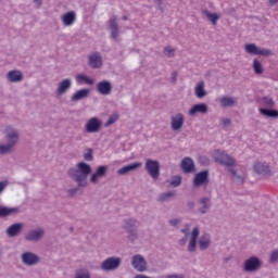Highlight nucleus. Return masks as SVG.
<instances>
[{"label": "nucleus", "instance_id": "0e129e2a", "mask_svg": "<svg viewBox=\"0 0 278 278\" xmlns=\"http://www.w3.org/2000/svg\"><path fill=\"white\" fill-rule=\"evenodd\" d=\"M123 21H127V16L126 15L123 16Z\"/></svg>", "mask_w": 278, "mask_h": 278}, {"label": "nucleus", "instance_id": "f257e3e1", "mask_svg": "<svg viewBox=\"0 0 278 278\" xmlns=\"http://www.w3.org/2000/svg\"><path fill=\"white\" fill-rule=\"evenodd\" d=\"M67 175L73 179L77 187L68 189L67 194L70 199L84 194L80 188H88V176L92 175V166L86 162H79L75 167H71L67 170Z\"/></svg>", "mask_w": 278, "mask_h": 278}, {"label": "nucleus", "instance_id": "37998d69", "mask_svg": "<svg viewBox=\"0 0 278 278\" xmlns=\"http://www.w3.org/2000/svg\"><path fill=\"white\" fill-rule=\"evenodd\" d=\"M188 251L189 253H194V251H197V240L194 239L189 240Z\"/></svg>", "mask_w": 278, "mask_h": 278}, {"label": "nucleus", "instance_id": "cd10ccee", "mask_svg": "<svg viewBox=\"0 0 278 278\" xmlns=\"http://www.w3.org/2000/svg\"><path fill=\"white\" fill-rule=\"evenodd\" d=\"M90 97V89L83 88L76 91L72 97L71 101L77 103V101H83V99H88Z\"/></svg>", "mask_w": 278, "mask_h": 278}, {"label": "nucleus", "instance_id": "4468645a", "mask_svg": "<svg viewBox=\"0 0 278 278\" xmlns=\"http://www.w3.org/2000/svg\"><path fill=\"white\" fill-rule=\"evenodd\" d=\"M131 266L135 268V270H138V273H144V270H147V261L142 257V255L136 254L131 258Z\"/></svg>", "mask_w": 278, "mask_h": 278}, {"label": "nucleus", "instance_id": "5fc2aeb1", "mask_svg": "<svg viewBox=\"0 0 278 278\" xmlns=\"http://www.w3.org/2000/svg\"><path fill=\"white\" fill-rule=\"evenodd\" d=\"M33 3L36 4L37 10H40V8H42V0H33Z\"/></svg>", "mask_w": 278, "mask_h": 278}, {"label": "nucleus", "instance_id": "39448f33", "mask_svg": "<svg viewBox=\"0 0 278 278\" xmlns=\"http://www.w3.org/2000/svg\"><path fill=\"white\" fill-rule=\"evenodd\" d=\"M122 260L117 256H110L101 263V270L104 273H112V270H118L121 268Z\"/></svg>", "mask_w": 278, "mask_h": 278}, {"label": "nucleus", "instance_id": "a211bd4d", "mask_svg": "<svg viewBox=\"0 0 278 278\" xmlns=\"http://www.w3.org/2000/svg\"><path fill=\"white\" fill-rule=\"evenodd\" d=\"M88 64L90 68H101L103 66V56L100 52H93L89 55Z\"/></svg>", "mask_w": 278, "mask_h": 278}, {"label": "nucleus", "instance_id": "f3484780", "mask_svg": "<svg viewBox=\"0 0 278 278\" xmlns=\"http://www.w3.org/2000/svg\"><path fill=\"white\" fill-rule=\"evenodd\" d=\"M180 168L182 170V173H185L186 175L190 174V173H194V161L192 160V157L190 156H186L182 159L181 163H180Z\"/></svg>", "mask_w": 278, "mask_h": 278}, {"label": "nucleus", "instance_id": "5701e85b", "mask_svg": "<svg viewBox=\"0 0 278 278\" xmlns=\"http://www.w3.org/2000/svg\"><path fill=\"white\" fill-rule=\"evenodd\" d=\"M141 167H142L141 162H135L119 168L117 170V175H129V173H134V170H138V168H141Z\"/></svg>", "mask_w": 278, "mask_h": 278}, {"label": "nucleus", "instance_id": "412c9836", "mask_svg": "<svg viewBox=\"0 0 278 278\" xmlns=\"http://www.w3.org/2000/svg\"><path fill=\"white\" fill-rule=\"evenodd\" d=\"M23 223H15L9 226L5 230V233L9 238H16L21 236V231H23Z\"/></svg>", "mask_w": 278, "mask_h": 278}, {"label": "nucleus", "instance_id": "7ed1b4c3", "mask_svg": "<svg viewBox=\"0 0 278 278\" xmlns=\"http://www.w3.org/2000/svg\"><path fill=\"white\" fill-rule=\"evenodd\" d=\"M123 229L128 232V240L135 242L138 240V227H140V222L136 218L124 219Z\"/></svg>", "mask_w": 278, "mask_h": 278}, {"label": "nucleus", "instance_id": "bf43d9fd", "mask_svg": "<svg viewBox=\"0 0 278 278\" xmlns=\"http://www.w3.org/2000/svg\"><path fill=\"white\" fill-rule=\"evenodd\" d=\"M177 81V72L172 73V84H175Z\"/></svg>", "mask_w": 278, "mask_h": 278}, {"label": "nucleus", "instance_id": "1a4fd4ad", "mask_svg": "<svg viewBox=\"0 0 278 278\" xmlns=\"http://www.w3.org/2000/svg\"><path fill=\"white\" fill-rule=\"evenodd\" d=\"M245 51L250 55H263V58H269V55H273V51L270 49L260 48L255 43L245 45Z\"/></svg>", "mask_w": 278, "mask_h": 278}, {"label": "nucleus", "instance_id": "3c124183", "mask_svg": "<svg viewBox=\"0 0 278 278\" xmlns=\"http://www.w3.org/2000/svg\"><path fill=\"white\" fill-rule=\"evenodd\" d=\"M222 125H224L225 127H229L231 125V119L229 118H222Z\"/></svg>", "mask_w": 278, "mask_h": 278}, {"label": "nucleus", "instance_id": "e433bc0d", "mask_svg": "<svg viewBox=\"0 0 278 278\" xmlns=\"http://www.w3.org/2000/svg\"><path fill=\"white\" fill-rule=\"evenodd\" d=\"M252 68L255 75H262V73H264V67L262 66V62H260V60L257 59L253 60Z\"/></svg>", "mask_w": 278, "mask_h": 278}, {"label": "nucleus", "instance_id": "6e6d98bb", "mask_svg": "<svg viewBox=\"0 0 278 278\" xmlns=\"http://www.w3.org/2000/svg\"><path fill=\"white\" fill-rule=\"evenodd\" d=\"M228 170L232 175V177H238V172L235 168L230 167L228 168Z\"/></svg>", "mask_w": 278, "mask_h": 278}, {"label": "nucleus", "instance_id": "4d7b16f0", "mask_svg": "<svg viewBox=\"0 0 278 278\" xmlns=\"http://www.w3.org/2000/svg\"><path fill=\"white\" fill-rule=\"evenodd\" d=\"M235 178L237 179V181H239V184H244V178L241 175L235 176Z\"/></svg>", "mask_w": 278, "mask_h": 278}, {"label": "nucleus", "instance_id": "9d476101", "mask_svg": "<svg viewBox=\"0 0 278 278\" xmlns=\"http://www.w3.org/2000/svg\"><path fill=\"white\" fill-rule=\"evenodd\" d=\"M118 17L116 15H112L108 21V29L111 34L112 40H117L118 36H121V26H118Z\"/></svg>", "mask_w": 278, "mask_h": 278}, {"label": "nucleus", "instance_id": "9b49d317", "mask_svg": "<svg viewBox=\"0 0 278 278\" xmlns=\"http://www.w3.org/2000/svg\"><path fill=\"white\" fill-rule=\"evenodd\" d=\"M101 127H103V122L99 119V117H91L85 125V130L87 134H99L101 131Z\"/></svg>", "mask_w": 278, "mask_h": 278}, {"label": "nucleus", "instance_id": "09e8293b", "mask_svg": "<svg viewBox=\"0 0 278 278\" xmlns=\"http://www.w3.org/2000/svg\"><path fill=\"white\" fill-rule=\"evenodd\" d=\"M157 4L160 12H164V0H153Z\"/></svg>", "mask_w": 278, "mask_h": 278}, {"label": "nucleus", "instance_id": "72a5a7b5", "mask_svg": "<svg viewBox=\"0 0 278 278\" xmlns=\"http://www.w3.org/2000/svg\"><path fill=\"white\" fill-rule=\"evenodd\" d=\"M77 84H88V86H94V80L88 77L86 74L76 75Z\"/></svg>", "mask_w": 278, "mask_h": 278}, {"label": "nucleus", "instance_id": "4c0bfd02", "mask_svg": "<svg viewBox=\"0 0 278 278\" xmlns=\"http://www.w3.org/2000/svg\"><path fill=\"white\" fill-rule=\"evenodd\" d=\"M74 278H92V276L88 269L80 268L75 271Z\"/></svg>", "mask_w": 278, "mask_h": 278}, {"label": "nucleus", "instance_id": "13d9d810", "mask_svg": "<svg viewBox=\"0 0 278 278\" xmlns=\"http://www.w3.org/2000/svg\"><path fill=\"white\" fill-rule=\"evenodd\" d=\"M194 205H195L194 201H189V202L187 203V207H188L189 210H194Z\"/></svg>", "mask_w": 278, "mask_h": 278}, {"label": "nucleus", "instance_id": "bb28decb", "mask_svg": "<svg viewBox=\"0 0 278 278\" xmlns=\"http://www.w3.org/2000/svg\"><path fill=\"white\" fill-rule=\"evenodd\" d=\"M210 244H212V237L210 233L204 232L199 239L200 251H207V249H210Z\"/></svg>", "mask_w": 278, "mask_h": 278}, {"label": "nucleus", "instance_id": "864d4df0", "mask_svg": "<svg viewBox=\"0 0 278 278\" xmlns=\"http://www.w3.org/2000/svg\"><path fill=\"white\" fill-rule=\"evenodd\" d=\"M188 242V235H185L184 238L179 240L180 247H184Z\"/></svg>", "mask_w": 278, "mask_h": 278}, {"label": "nucleus", "instance_id": "b1692460", "mask_svg": "<svg viewBox=\"0 0 278 278\" xmlns=\"http://www.w3.org/2000/svg\"><path fill=\"white\" fill-rule=\"evenodd\" d=\"M23 72L20 70H12L8 72L7 79L10 81V84H18L22 79H24Z\"/></svg>", "mask_w": 278, "mask_h": 278}, {"label": "nucleus", "instance_id": "393cba45", "mask_svg": "<svg viewBox=\"0 0 278 278\" xmlns=\"http://www.w3.org/2000/svg\"><path fill=\"white\" fill-rule=\"evenodd\" d=\"M208 106L201 102L198 104H193L192 108L189 110V116H195L197 114H207Z\"/></svg>", "mask_w": 278, "mask_h": 278}, {"label": "nucleus", "instance_id": "423d86ee", "mask_svg": "<svg viewBox=\"0 0 278 278\" xmlns=\"http://www.w3.org/2000/svg\"><path fill=\"white\" fill-rule=\"evenodd\" d=\"M144 169L147 170L148 175H150V177H152V179L155 181L156 179H160V161L147 159Z\"/></svg>", "mask_w": 278, "mask_h": 278}, {"label": "nucleus", "instance_id": "a19ab883", "mask_svg": "<svg viewBox=\"0 0 278 278\" xmlns=\"http://www.w3.org/2000/svg\"><path fill=\"white\" fill-rule=\"evenodd\" d=\"M170 186H173V188H179V186H181V176H173Z\"/></svg>", "mask_w": 278, "mask_h": 278}, {"label": "nucleus", "instance_id": "f03ea898", "mask_svg": "<svg viewBox=\"0 0 278 278\" xmlns=\"http://www.w3.org/2000/svg\"><path fill=\"white\" fill-rule=\"evenodd\" d=\"M4 139L7 143L0 144V155H10V153H14L16 144H18V140H21L18 129L11 125L7 126L4 128Z\"/></svg>", "mask_w": 278, "mask_h": 278}, {"label": "nucleus", "instance_id": "c756f323", "mask_svg": "<svg viewBox=\"0 0 278 278\" xmlns=\"http://www.w3.org/2000/svg\"><path fill=\"white\" fill-rule=\"evenodd\" d=\"M194 94L197 99H205L207 91L205 90V81L200 80L194 87Z\"/></svg>", "mask_w": 278, "mask_h": 278}, {"label": "nucleus", "instance_id": "c9c22d12", "mask_svg": "<svg viewBox=\"0 0 278 278\" xmlns=\"http://www.w3.org/2000/svg\"><path fill=\"white\" fill-rule=\"evenodd\" d=\"M173 197H175L174 191H167V192L161 193L160 197L157 198V203H166L170 199H173Z\"/></svg>", "mask_w": 278, "mask_h": 278}, {"label": "nucleus", "instance_id": "8fccbe9b", "mask_svg": "<svg viewBox=\"0 0 278 278\" xmlns=\"http://www.w3.org/2000/svg\"><path fill=\"white\" fill-rule=\"evenodd\" d=\"M179 223H181V219H179V218H175V219L169 220V225L172 227H177V225H179Z\"/></svg>", "mask_w": 278, "mask_h": 278}, {"label": "nucleus", "instance_id": "0eeeda50", "mask_svg": "<svg viewBox=\"0 0 278 278\" xmlns=\"http://www.w3.org/2000/svg\"><path fill=\"white\" fill-rule=\"evenodd\" d=\"M46 233L47 231L45 228L37 227L27 231L24 238L27 242H40L45 238Z\"/></svg>", "mask_w": 278, "mask_h": 278}, {"label": "nucleus", "instance_id": "c85d7f7f", "mask_svg": "<svg viewBox=\"0 0 278 278\" xmlns=\"http://www.w3.org/2000/svg\"><path fill=\"white\" fill-rule=\"evenodd\" d=\"M14 214H21V208L0 206V218H8V216H12Z\"/></svg>", "mask_w": 278, "mask_h": 278}, {"label": "nucleus", "instance_id": "de8ad7c7", "mask_svg": "<svg viewBox=\"0 0 278 278\" xmlns=\"http://www.w3.org/2000/svg\"><path fill=\"white\" fill-rule=\"evenodd\" d=\"M164 54L167 56V58H175V49H170L168 47H166L164 49Z\"/></svg>", "mask_w": 278, "mask_h": 278}, {"label": "nucleus", "instance_id": "20e7f679", "mask_svg": "<svg viewBox=\"0 0 278 278\" xmlns=\"http://www.w3.org/2000/svg\"><path fill=\"white\" fill-rule=\"evenodd\" d=\"M213 160L216 164H219V166H227L228 168L236 166V159L224 151L215 150L213 152Z\"/></svg>", "mask_w": 278, "mask_h": 278}, {"label": "nucleus", "instance_id": "6e6552de", "mask_svg": "<svg viewBox=\"0 0 278 278\" xmlns=\"http://www.w3.org/2000/svg\"><path fill=\"white\" fill-rule=\"evenodd\" d=\"M260 268H262V260L257 256H251L243 263L244 273H256Z\"/></svg>", "mask_w": 278, "mask_h": 278}, {"label": "nucleus", "instance_id": "ddd939ff", "mask_svg": "<svg viewBox=\"0 0 278 278\" xmlns=\"http://www.w3.org/2000/svg\"><path fill=\"white\" fill-rule=\"evenodd\" d=\"M21 260L25 266H36L40 262V256L34 252H24L21 255Z\"/></svg>", "mask_w": 278, "mask_h": 278}, {"label": "nucleus", "instance_id": "680f3d73", "mask_svg": "<svg viewBox=\"0 0 278 278\" xmlns=\"http://www.w3.org/2000/svg\"><path fill=\"white\" fill-rule=\"evenodd\" d=\"M278 3V0H269V5H276Z\"/></svg>", "mask_w": 278, "mask_h": 278}, {"label": "nucleus", "instance_id": "7c9ffc66", "mask_svg": "<svg viewBox=\"0 0 278 278\" xmlns=\"http://www.w3.org/2000/svg\"><path fill=\"white\" fill-rule=\"evenodd\" d=\"M260 114H262V116H265L266 118H278V111L269 108H261L258 109Z\"/></svg>", "mask_w": 278, "mask_h": 278}, {"label": "nucleus", "instance_id": "aec40b11", "mask_svg": "<svg viewBox=\"0 0 278 278\" xmlns=\"http://www.w3.org/2000/svg\"><path fill=\"white\" fill-rule=\"evenodd\" d=\"M184 123H185V117L182 113H178L170 117V127L173 131H179V129L184 127Z\"/></svg>", "mask_w": 278, "mask_h": 278}, {"label": "nucleus", "instance_id": "e2e57ef3", "mask_svg": "<svg viewBox=\"0 0 278 278\" xmlns=\"http://www.w3.org/2000/svg\"><path fill=\"white\" fill-rule=\"evenodd\" d=\"M70 231L73 233V231H75L74 227H70Z\"/></svg>", "mask_w": 278, "mask_h": 278}, {"label": "nucleus", "instance_id": "4be33fe9", "mask_svg": "<svg viewBox=\"0 0 278 278\" xmlns=\"http://www.w3.org/2000/svg\"><path fill=\"white\" fill-rule=\"evenodd\" d=\"M61 21L65 27H71L77 21V13L75 11L66 12L61 16Z\"/></svg>", "mask_w": 278, "mask_h": 278}, {"label": "nucleus", "instance_id": "ea45409f", "mask_svg": "<svg viewBox=\"0 0 278 278\" xmlns=\"http://www.w3.org/2000/svg\"><path fill=\"white\" fill-rule=\"evenodd\" d=\"M92 153H93L92 148H88L87 152L84 154L85 162H92L94 160V155Z\"/></svg>", "mask_w": 278, "mask_h": 278}, {"label": "nucleus", "instance_id": "79ce46f5", "mask_svg": "<svg viewBox=\"0 0 278 278\" xmlns=\"http://www.w3.org/2000/svg\"><path fill=\"white\" fill-rule=\"evenodd\" d=\"M118 121V114H113L109 117V119L105 122L104 127H110V125H114Z\"/></svg>", "mask_w": 278, "mask_h": 278}, {"label": "nucleus", "instance_id": "6ab92c4d", "mask_svg": "<svg viewBox=\"0 0 278 278\" xmlns=\"http://www.w3.org/2000/svg\"><path fill=\"white\" fill-rule=\"evenodd\" d=\"M72 86H73V80H71V78H65L61 80L56 88V96L62 97V94H66V92L71 90Z\"/></svg>", "mask_w": 278, "mask_h": 278}, {"label": "nucleus", "instance_id": "052dcab7", "mask_svg": "<svg viewBox=\"0 0 278 278\" xmlns=\"http://www.w3.org/2000/svg\"><path fill=\"white\" fill-rule=\"evenodd\" d=\"M180 231H181V233H185V236H188L189 229L188 228H182Z\"/></svg>", "mask_w": 278, "mask_h": 278}, {"label": "nucleus", "instance_id": "2eb2a0df", "mask_svg": "<svg viewBox=\"0 0 278 278\" xmlns=\"http://www.w3.org/2000/svg\"><path fill=\"white\" fill-rule=\"evenodd\" d=\"M112 83L110 80H101L96 85L97 92L103 97L112 94Z\"/></svg>", "mask_w": 278, "mask_h": 278}, {"label": "nucleus", "instance_id": "dca6fc26", "mask_svg": "<svg viewBox=\"0 0 278 278\" xmlns=\"http://www.w3.org/2000/svg\"><path fill=\"white\" fill-rule=\"evenodd\" d=\"M108 175V165H100L97 167L96 173L90 177L91 184H99V179H103Z\"/></svg>", "mask_w": 278, "mask_h": 278}, {"label": "nucleus", "instance_id": "49530a36", "mask_svg": "<svg viewBox=\"0 0 278 278\" xmlns=\"http://www.w3.org/2000/svg\"><path fill=\"white\" fill-rule=\"evenodd\" d=\"M199 233H200L199 227H194L191 231L190 240H199Z\"/></svg>", "mask_w": 278, "mask_h": 278}, {"label": "nucleus", "instance_id": "603ef678", "mask_svg": "<svg viewBox=\"0 0 278 278\" xmlns=\"http://www.w3.org/2000/svg\"><path fill=\"white\" fill-rule=\"evenodd\" d=\"M5 188H8V180L0 181V194L3 192V190H5Z\"/></svg>", "mask_w": 278, "mask_h": 278}, {"label": "nucleus", "instance_id": "f704fd0d", "mask_svg": "<svg viewBox=\"0 0 278 278\" xmlns=\"http://www.w3.org/2000/svg\"><path fill=\"white\" fill-rule=\"evenodd\" d=\"M220 105L223 108H233V105H236V99H233L232 97L224 96L220 99Z\"/></svg>", "mask_w": 278, "mask_h": 278}, {"label": "nucleus", "instance_id": "c03bdc74", "mask_svg": "<svg viewBox=\"0 0 278 278\" xmlns=\"http://www.w3.org/2000/svg\"><path fill=\"white\" fill-rule=\"evenodd\" d=\"M269 262L270 264H275L276 262H278V250L271 251L269 255Z\"/></svg>", "mask_w": 278, "mask_h": 278}, {"label": "nucleus", "instance_id": "2f4dec72", "mask_svg": "<svg viewBox=\"0 0 278 278\" xmlns=\"http://www.w3.org/2000/svg\"><path fill=\"white\" fill-rule=\"evenodd\" d=\"M200 204L203 205V207H200L198 212L200 214H207V210L212 207V200H210L207 197H203L200 199Z\"/></svg>", "mask_w": 278, "mask_h": 278}, {"label": "nucleus", "instance_id": "a878e982", "mask_svg": "<svg viewBox=\"0 0 278 278\" xmlns=\"http://www.w3.org/2000/svg\"><path fill=\"white\" fill-rule=\"evenodd\" d=\"M254 170L257 175H265L267 177H273V170H270V166L264 163H256L254 164Z\"/></svg>", "mask_w": 278, "mask_h": 278}, {"label": "nucleus", "instance_id": "a18cd8bd", "mask_svg": "<svg viewBox=\"0 0 278 278\" xmlns=\"http://www.w3.org/2000/svg\"><path fill=\"white\" fill-rule=\"evenodd\" d=\"M198 164H200V166H210V159H207L206 156H200L198 160Z\"/></svg>", "mask_w": 278, "mask_h": 278}, {"label": "nucleus", "instance_id": "f8f14e48", "mask_svg": "<svg viewBox=\"0 0 278 278\" xmlns=\"http://www.w3.org/2000/svg\"><path fill=\"white\" fill-rule=\"evenodd\" d=\"M210 184V170L204 169L194 175L193 186L194 188H201V186H207Z\"/></svg>", "mask_w": 278, "mask_h": 278}, {"label": "nucleus", "instance_id": "58836bf2", "mask_svg": "<svg viewBox=\"0 0 278 278\" xmlns=\"http://www.w3.org/2000/svg\"><path fill=\"white\" fill-rule=\"evenodd\" d=\"M263 105H265V108H275V100L265 96L263 97Z\"/></svg>", "mask_w": 278, "mask_h": 278}, {"label": "nucleus", "instance_id": "473e14b6", "mask_svg": "<svg viewBox=\"0 0 278 278\" xmlns=\"http://www.w3.org/2000/svg\"><path fill=\"white\" fill-rule=\"evenodd\" d=\"M202 14L206 16L207 21H210L212 25H217L218 21H220V15H218V13H212L207 10H203Z\"/></svg>", "mask_w": 278, "mask_h": 278}]
</instances>
